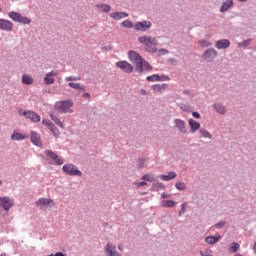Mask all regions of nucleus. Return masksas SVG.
Wrapping results in <instances>:
<instances>
[{
    "mask_svg": "<svg viewBox=\"0 0 256 256\" xmlns=\"http://www.w3.org/2000/svg\"><path fill=\"white\" fill-rule=\"evenodd\" d=\"M138 42L140 43V45H143V47H145L146 51H148V53H157V39L153 38L151 36H140L138 38Z\"/></svg>",
    "mask_w": 256,
    "mask_h": 256,
    "instance_id": "nucleus-1",
    "label": "nucleus"
},
{
    "mask_svg": "<svg viewBox=\"0 0 256 256\" xmlns=\"http://www.w3.org/2000/svg\"><path fill=\"white\" fill-rule=\"evenodd\" d=\"M71 107H73V100L58 101L55 104L56 111L60 113H71Z\"/></svg>",
    "mask_w": 256,
    "mask_h": 256,
    "instance_id": "nucleus-2",
    "label": "nucleus"
},
{
    "mask_svg": "<svg viewBox=\"0 0 256 256\" xmlns=\"http://www.w3.org/2000/svg\"><path fill=\"white\" fill-rule=\"evenodd\" d=\"M8 17L12 19L15 23H21L22 25H29L31 23V19L21 15L18 12H9Z\"/></svg>",
    "mask_w": 256,
    "mask_h": 256,
    "instance_id": "nucleus-3",
    "label": "nucleus"
},
{
    "mask_svg": "<svg viewBox=\"0 0 256 256\" xmlns=\"http://www.w3.org/2000/svg\"><path fill=\"white\" fill-rule=\"evenodd\" d=\"M62 170L64 171V173H66V175H71V176H76V177L83 176V173L81 171H79V169H77V167H75V165H73V164H65L62 167Z\"/></svg>",
    "mask_w": 256,
    "mask_h": 256,
    "instance_id": "nucleus-4",
    "label": "nucleus"
},
{
    "mask_svg": "<svg viewBox=\"0 0 256 256\" xmlns=\"http://www.w3.org/2000/svg\"><path fill=\"white\" fill-rule=\"evenodd\" d=\"M20 117H26V119H31L33 123H39L41 121V116L33 111H25L23 109L18 111Z\"/></svg>",
    "mask_w": 256,
    "mask_h": 256,
    "instance_id": "nucleus-5",
    "label": "nucleus"
},
{
    "mask_svg": "<svg viewBox=\"0 0 256 256\" xmlns=\"http://www.w3.org/2000/svg\"><path fill=\"white\" fill-rule=\"evenodd\" d=\"M15 205V201L7 196L0 197V209L9 213V209Z\"/></svg>",
    "mask_w": 256,
    "mask_h": 256,
    "instance_id": "nucleus-6",
    "label": "nucleus"
},
{
    "mask_svg": "<svg viewBox=\"0 0 256 256\" xmlns=\"http://www.w3.org/2000/svg\"><path fill=\"white\" fill-rule=\"evenodd\" d=\"M35 205L39 209H47V207H55V201L51 198H40L35 202Z\"/></svg>",
    "mask_w": 256,
    "mask_h": 256,
    "instance_id": "nucleus-7",
    "label": "nucleus"
},
{
    "mask_svg": "<svg viewBox=\"0 0 256 256\" xmlns=\"http://www.w3.org/2000/svg\"><path fill=\"white\" fill-rule=\"evenodd\" d=\"M217 55H218L217 50H215L214 48H208L205 50L202 57L204 61L211 63L215 61V59L217 58Z\"/></svg>",
    "mask_w": 256,
    "mask_h": 256,
    "instance_id": "nucleus-8",
    "label": "nucleus"
},
{
    "mask_svg": "<svg viewBox=\"0 0 256 256\" xmlns=\"http://www.w3.org/2000/svg\"><path fill=\"white\" fill-rule=\"evenodd\" d=\"M44 155H46V157H49L51 161H53L54 165H63L64 163L63 158L59 157L57 153L51 150L44 151Z\"/></svg>",
    "mask_w": 256,
    "mask_h": 256,
    "instance_id": "nucleus-9",
    "label": "nucleus"
},
{
    "mask_svg": "<svg viewBox=\"0 0 256 256\" xmlns=\"http://www.w3.org/2000/svg\"><path fill=\"white\" fill-rule=\"evenodd\" d=\"M128 57L130 61L136 65V67H141V62L143 61V58H141V55H139L137 52L131 50L128 52Z\"/></svg>",
    "mask_w": 256,
    "mask_h": 256,
    "instance_id": "nucleus-10",
    "label": "nucleus"
},
{
    "mask_svg": "<svg viewBox=\"0 0 256 256\" xmlns=\"http://www.w3.org/2000/svg\"><path fill=\"white\" fill-rule=\"evenodd\" d=\"M104 251L106 256H121V253L117 252V247L111 242L106 244Z\"/></svg>",
    "mask_w": 256,
    "mask_h": 256,
    "instance_id": "nucleus-11",
    "label": "nucleus"
},
{
    "mask_svg": "<svg viewBox=\"0 0 256 256\" xmlns=\"http://www.w3.org/2000/svg\"><path fill=\"white\" fill-rule=\"evenodd\" d=\"M116 66L124 73H133V65L127 61H119L116 63Z\"/></svg>",
    "mask_w": 256,
    "mask_h": 256,
    "instance_id": "nucleus-12",
    "label": "nucleus"
},
{
    "mask_svg": "<svg viewBox=\"0 0 256 256\" xmlns=\"http://www.w3.org/2000/svg\"><path fill=\"white\" fill-rule=\"evenodd\" d=\"M153 67H151V64L148 63L145 60L141 61V66H139V64L136 66L135 71L137 73H143V71H152Z\"/></svg>",
    "mask_w": 256,
    "mask_h": 256,
    "instance_id": "nucleus-13",
    "label": "nucleus"
},
{
    "mask_svg": "<svg viewBox=\"0 0 256 256\" xmlns=\"http://www.w3.org/2000/svg\"><path fill=\"white\" fill-rule=\"evenodd\" d=\"M134 28L136 31H148V29H151V22L149 21L137 22L134 25Z\"/></svg>",
    "mask_w": 256,
    "mask_h": 256,
    "instance_id": "nucleus-14",
    "label": "nucleus"
},
{
    "mask_svg": "<svg viewBox=\"0 0 256 256\" xmlns=\"http://www.w3.org/2000/svg\"><path fill=\"white\" fill-rule=\"evenodd\" d=\"M0 29L1 31H13V22L5 19H0Z\"/></svg>",
    "mask_w": 256,
    "mask_h": 256,
    "instance_id": "nucleus-15",
    "label": "nucleus"
},
{
    "mask_svg": "<svg viewBox=\"0 0 256 256\" xmlns=\"http://www.w3.org/2000/svg\"><path fill=\"white\" fill-rule=\"evenodd\" d=\"M30 139H31V143H33V145H36V147H41V145H43V142L41 141V135H39L35 131L31 132Z\"/></svg>",
    "mask_w": 256,
    "mask_h": 256,
    "instance_id": "nucleus-16",
    "label": "nucleus"
},
{
    "mask_svg": "<svg viewBox=\"0 0 256 256\" xmlns=\"http://www.w3.org/2000/svg\"><path fill=\"white\" fill-rule=\"evenodd\" d=\"M57 75H59V74L55 71H52V72L46 74V76L44 78L45 85H53L55 83V78H53V77H57Z\"/></svg>",
    "mask_w": 256,
    "mask_h": 256,
    "instance_id": "nucleus-17",
    "label": "nucleus"
},
{
    "mask_svg": "<svg viewBox=\"0 0 256 256\" xmlns=\"http://www.w3.org/2000/svg\"><path fill=\"white\" fill-rule=\"evenodd\" d=\"M231 45V42L228 39L218 40L215 43L216 49H227Z\"/></svg>",
    "mask_w": 256,
    "mask_h": 256,
    "instance_id": "nucleus-18",
    "label": "nucleus"
},
{
    "mask_svg": "<svg viewBox=\"0 0 256 256\" xmlns=\"http://www.w3.org/2000/svg\"><path fill=\"white\" fill-rule=\"evenodd\" d=\"M188 125L190 127V133H195L201 128V124L193 119H189Z\"/></svg>",
    "mask_w": 256,
    "mask_h": 256,
    "instance_id": "nucleus-19",
    "label": "nucleus"
},
{
    "mask_svg": "<svg viewBox=\"0 0 256 256\" xmlns=\"http://www.w3.org/2000/svg\"><path fill=\"white\" fill-rule=\"evenodd\" d=\"M110 17L115 21H120V19H125V17H129V14L125 12H113L110 14Z\"/></svg>",
    "mask_w": 256,
    "mask_h": 256,
    "instance_id": "nucleus-20",
    "label": "nucleus"
},
{
    "mask_svg": "<svg viewBox=\"0 0 256 256\" xmlns=\"http://www.w3.org/2000/svg\"><path fill=\"white\" fill-rule=\"evenodd\" d=\"M175 126L181 133H187V130L185 129V121L181 119H175L174 120Z\"/></svg>",
    "mask_w": 256,
    "mask_h": 256,
    "instance_id": "nucleus-21",
    "label": "nucleus"
},
{
    "mask_svg": "<svg viewBox=\"0 0 256 256\" xmlns=\"http://www.w3.org/2000/svg\"><path fill=\"white\" fill-rule=\"evenodd\" d=\"M12 141H23V139H29V135H24L19 132H14L11 135Z\"/></svg>",
    "mask_w": 256,
    "mask_h": 256,
    "instance_id": "nucleus-22",
    "label": "nucleus"
},
{
    "mask_svg": "<svg viewBox=\"0 0 256 256\" xmlns=\"http://www.w3.org/2000/svg\"><path fill=\"white\" fill-rule=\"evenodd\" d=\"M231 7H233V0H227L226 2H224L220 8V12L221 13H225V11H229V9H231Z\"/></svg>",
    "mask_w": 256,
    "mask_h": 256,
    "instance_id": "nucleus-23",
    "label": "nucleus"
},
{
    "mask_svg": "<svg viewBox=\"0 0 256 256\" xmlns=\"http://www.w3.org/2000/svg\"><path fill=\"white\" fill-rule=\"evenodd\" d=\"M96 7L100 13H109L111 11V6L108 4H97Z\"/></svg>",
    "mask_w": 256,
    "mask_h": 256,
    "instance_id": "nucleus-24",
    "label": "nucleus"
},
{
    "mask_svg": "<svg viewBox=\"0 0 256 256\" xmlns=\"http://www.w3.org/2000/svg\"><path fill=\"white\" fill-rule=\"evenodd\" d=\"M154 93H161V91H165L167 89V84H155L152 86Z\"/></svg>",
    "mask_w": 256,
    "mask_h": 256,
    "instance_id": "nucleus-25",
    "label": "nucleus"
},
{
    "mask_svg": "<svg viewBox=\"0 0 256 256\" xmlns=\"http://www.w3.org/2000/svg\"><path fill=\"white\" fill-rule=\"evenodd\" d=\"M175 177H177V173L169 172L168 175H160L159 179H161L162 181H171V179H175Z\"/></svg>",
    "mask_w": 256,
    "mask_h": 256,
    "instance_id": "nucleus-26",
    "label": "nucleus"
},
{
    "mask_svg": "<svg viewBox=\"0 0 256 256\" xmlns=\"http://www.w3.org/2000/svg\"><path fill=\"white\" fill-rule=\"evenodd\" d=\"M22 83L24 85H33V77L29 76V74H23Z\"/></svg>",
    "mask_w": 256,
    "mask_h": 256,
    "instance_id": "nucleus-27",
    "label": "nucleus"
},
{
    "mask_svg": "<svg viewBox=\"0 0 256 256\" xmlns=\"http://www.w3.org/2000/svg\"><path fill=\"white\" fill-rule=\"evenodd\" d=\"M221 239V236H208L206 237L205 241L209 245H214V243H217Z\"/></svg>",
    "mask_w": 256,
    "mask_h": 256,
    "instance_id": "nucleus-28",
    "label": "nucleus"
},
{
    "mask_svg": "<svg viewBox=\"0 0 256 256\" xmlns=\"http://www.w3.org/2000/svg\"><path fill=\"white\" fill-rule=\"evenodd\" d=\"M214 109L217 111V113H220L221 115H225V106L222 104H214Z\"/></svg>",
    "mask_w": 256,
    "mask_h": 256,
    "instance_id": "nucleus-29",
    "label": "nucleus"
},
{
    "mask_svg": "<svg viewBox=\"0 0 256 256\" xmlns=\"http://www.w3.org/2000/svg\"><path fill=\"white\" fill-rule=\"evenodd\" d=\"M68 85H69L72 89H80L81 91H85V86H81V84H79V83L70 82V83H68Z\"/></svg>",
    "mask_w": 256,
    "mask_h": 256,
    "instance_id": "nucleus-30",
    "label": "nucleus"
},
{
    "mask_svg": "<svg viewBox=\"0 0 256 256\" xmlns=\"http://www.w3.org/2000/svg\"><path fill=\"white\" fill-rule=\"evenodd\" d=\"M142 181H148L149 183H153L155 181V177L153 174H145L144 176L141 177Z\"/></svg>",
    "mask_w": 256,
    "mask_h": 256,
    "instance_id": "nucleus-31",
    "label": "nucleus"
},
{
    "mask_svg": "<svg viewBox=\"0 0 256 256\" xmlns=\"http://www.w3.org/2000/svg\"><path fill=\"white\" fill-rule=\"evenodd\" d=\"M146 80L149 82L161 81V76H159V74H154V75L148 76Z\"/></svg>",
    "mask_w": 256,
    "mask_h": 256,
    "instance_id": "nucleus-32",
    "label": "nucleus"
},
{
    "mask_svg": "<svg viewBox=\"0 0 256 256\" xmlns=\"http://www.w3.org/2000/svg\"><path fill=\"white\" fill-rule=\"evenodd\" d=\"M176 203L173 200L162 201V207H175Z\"/></svg>",
    "mask_w": 256,
    "mask_h": 256,
    "instance_id": "nucleus-33",
    "label": "nucleus"
},
{
    "mask_svg": "<svg viewBox=\"0 0 256 256\" xmlns=\"http://www.w3.org/2000/svg\"><path fill=\"white\" fill-rule=\"evenodd\" d=\"M50 117L52 119V121H54V123H56V125H58V127H61V129H63V122H61V120H59V118L55 117V115L50 114Z\"/></svg>",
    "mask_w": 256,
    "mask_h": 256,
    "instance_id": "nucleus-34",
    "label": "nucleus"
},
{
    "mask_svg": "<svg viewBox=\"0 0 256 256\" xmlns=\"http://www.w3.org/2000/svg\"><path fill=\"white\" fill-rule=\"evenodd\" d=\"M200 133L202 135V137H204L205 139H212V135L209 131L205 130V129H201Z\"/></svg>",
    "mask_w": 256,
    "mask_h": 256,
    "instance_id": "nucleus-35",
    "label": "nucleus"
},
{
    "mask_svg": "<svg viewBox=\"0 0 256 256\" xmlns=\"http://www.w3.org/2000/svg\"><path fill=\"white\" fill-rule=\"evenodd\" d=\"M122 27H125L126 29H131L133 28V22L129 20H125L121 23Z\"/></svg>",
    "mask_w": 256,
    "mask_h": 256,
    "instance_id": "nucleus-36",
    "label": "nucleus"
},
{
    "mask_svg": "<svg viewBox=\"0 0 256 256\" xmlns=\"http://www.w3.org/2000/svg\"><path fill=\"white\" fill-rule=\"evenodd\" d=\"M176 189H178V191H185V189H187V187L185 186V183L183 182H177L175 184Z\"/></svg>",
    "mask_w": 256,
    "mask_h": 256,
    "instance_id": "nucleus-37",
    "label": "nucleus"
},
{
    "mask_svg": "<svg viewBox=\"0 0 256 256\" xmlns=\"http://www.w3.org/2000/svg\"><path fill=\"white\" fill-rule=\"evenodd\" d=\"M198 43L202 47H211V45H213V43H211L207 40H200Z\"/></svg>",
    "mask_w": 256,
    "mask_h": 256,
    "instance_id": "nucleus-38",
    "label": "nucleus"
},
{
    "mask_svg": "<svg viewBox=\"0 0 256 256\" xmlns=\"http://www.w3.org/2000/svg\"><path fill=\"white\" fill-rule=\"evenodd\" d=\"M239 247V244L237 242H234L230 247V251H232V253H237V251H239Z\"/></svg>",
    "mask_w": 256,
    "mask_h": 256,
    "instance_id": "nucleus-39",
    "label": "nucleus"
},
{
    "mask_svg": "<svg viewBox=\"0 0 256 256\" xmlns=\"http://www.w3.org/2000/svg\"><path fill=\"white\" fill-rule=\"evenodd\" d=\"M42 123L46 125V127H49L50 131H53V124L49 120H42Z\"/></svg>",
    "mask_w": 256,
    "mask_h": 256,
    "instance_id": "nucleus-40",
    "label": "nucleus"
},
{
    "mask_svg": "<svg viewBox=\"0 0 256 256\" xmlns=\"http://www.w3.org/2000/svg\"><path fill=\"white\" fill-rule=\"evenodd\" d=\"M67 81H81L80 77H75V76H69L65 78Z\"/></svg>",
    "mask_w": 256,
    "mask_h": 256,
    "instance_id": "nucleus-41",
    "label": "nucleus"
},
{
    "mask_svg": "<svg viewBox=\"0 0 256 256\" xmlns=\"http://www.w3.org/2000/svg\"><path fill=\"white\" fill-rule=\"evenodd\" d=\"M201 256H213L211 255V250L206 249L205 251L200 252Z\"/></svg>",
    "mask_w": 256,
    "mask_h": 256,
    "instance_id": "nucleus-42",
    "label": "nucleus"
},
{
    "mask_svg": "<svg viewBox=\"0 0 256 256\" xmlns=\"http://www.w3.org/2000/svg\"><path fill=\"white\" fill-rule=\"evenodd\" d=\"M251 43V40H245L244 42L239 43V47H247Z\"/></svg>",
    "mask_w": 256,
    "mask_h": 256,
    "instance_id": "nucleus-43",
    "label": "nucleus"
},
{
    "mask_svg": "<svg viewBox=\"0 0 256 256\" xmlns=\"http://www.w3.org/2000/svg\"><path fill=\"white\" fill-rule=\"evenodd\" d=\"M134 185L139 189V187H145L147 182H135Z\"/></svg>",
    "mask_w": 256,
    "mask_h": 256,
    "instance_id": "nucleus-44",
    "label": "nucleus"
},
{
    "mask_svg": "<svg viewBox=\"0 0 256 256\" xmlns=\"http://www.w3.org/2000/svg\"><path fill=\"white\" fill-rule=\"evenodd\" d=\"M54 137H59L60 133L59 130L57 128H55V126L53 125V131H52Z\"/></svg>",
    "mask_w": 256,
    "mask_h": 256,
    "instance_id": "nucleus-45",
    "label": "nucleus"
},
{
    "mask_svg": "<svg viewBox=\"0 0 256 256\" xmlns=\"http://www.w3.org/2000/svg\"><path fill=\"white\" fill-rule=\"evenodd\" d=\"M160 81H171V78H169V76L162 75L160 76Z\"/></svg>",
    "mask_w": 256,
    "mask_h": 256,
    "instance_id": "nucleus-46",
    "label": "nucleus"
},
{
    "mask_svg": "<svg viewBox=\"0 0 256 256\" xmlns=\"http://www.w3.org/2000/svg\"><path fill=\"white\" fill-rule=\"evenodd\" d=\"M225 226V222H220V223H217L216 224V227L218 228V229H221V227H224Z\"/></svg>",
    "mask_w": 256,
    "mask_h": 256,
    "instance_id": "nucleus-47",
    "label": "nucleus"
},
{
    "mask_svg": "<svg viewBox=\"0 0 256 256\" xmlns=\"http://www.w3.org/2000/svg\"><path fill=\"white\" fill-rule=\"evenodd\" d=\"M192 116H193L195 119H199V117H201V115L198 114V112H193V113H192Z\"/></svg>",
    "mask_w": 256,
    "mask_h": 256,
    "instance_id": "nucleus-48",
    "label": "nucleus"
},
{
    "mask_svg": "<svg viewBox=\"0 0 256 256\" xmlns=\"http://www.w3.org/2000/svg\"><path fill=\"white\" fill-rule=\"evenodd\" d=\"M159 53H160V55H165V53H167V50L161 49V50H159Z\"/></svg>",
    "mask_w": 256,
    "mask_h": 256,
    "instance_id": "nucleus-49",
    "label": "nucleus"
},
{
    "mask_svg": "<svg viewBox=\"0 0 256 256\" xmlns=\"http://www.w3.org/2000/svg\"><path fill=\"white\" fill-rule=\"evenodd\" d=\"M181 213H185V204H182V208H181L179 215H181Z\"/></svg>",
    "mask_w": 256,
    "mask_h": 256,
    "instance_id": "nucleus-50",
    "label": "nucleus"
},
{
    "mask_svg": "<svg viewBox=\"0 0 256 256\" xmlns=\"http://www.w3.org/2000/svg\"><path fill=\"white\" fill-rule=\"evenodd\" d=\"M140 93L141 95H147V91L145 89H141Z\"/></svg>",
    "mask_w": 256,
    "mask_h": 256,
    "instance_id": "nucleus-51",
    "label": "nucleus"
},
{
    "mask_svg": "<svg viewBox=\"0 0 256 256\" xmlns=\"http://www.w3.org/2000/svg\"><path fill=\"white\" fill-rule=\"evenodd\" d=\"M83 97H85V99H89V97H91V95L89 93H84Z\"/></svg>",
    "mask_w": 256,
    "mask_h": 256,
    "instance_id": "nucleus-52",
    "label": "nucleus"
},
{
    "mask_svg": "<svg viewBox=\"0 0 256 256\" xmlns=\"http://www.w3.org/2000/svg\"><path fill=\"white\" fill-rule=\"evenodd\" d=\"M54 256H65V254H63L61 252H57Z\"/></svg>",
    "mask_w": 256,
    "mask_h": 256,
    "instance_id": "nucleus-53",
    "label": "nucleus"
},
{
    "mask_svg": "<svg viewBox=\"0 0 256 256\" xmlns=\"http://www.w3.org/2000/svg\"><path fill=\"white\" fill-rule=\"evenodd\" d=\"M167 197H168V196H167L166 193H163V194H162V199H167Z\"/></svg>",
    "mask_w": 256,
    "mask_h": 256,
    "instance_id": "nucleus-54",
    "label": "nucleus"
},
{
    "mask_svg": "<svg viewBox=\"0 0 256 256\" xmlns=\"http://www.w3.org/2000/svg\"><path fill=\"white\" fill-rule=\"evenodd\" d=\"M118 249H119V251H123V246H122V245H119V246H118Z\"/></svg>",
    "mask_w": 256,
    "mask_h": 256,
    "instance_id": "nucleus-55",
    "label": "nucleus"
},
{
    "mask_svg": "<svg viewBox=\"0 0 256 256\" xmlns=\"http://www.w3.org/2000/svg\"><path fill=\"white\" fill-rule=\"evenodd\" d=\"M241 3H243V2H245V1H247V0H239Z\"/></svg>",
    "mask_w": 256,
    "mask_h": 256,
    "instance_id": "nucleus-56",
    "label": "nucleus"
},
{
    "mask_svg": "<svg viewBox=\"0 0 256 256\" xmlns=\"http://www.w3.org/2000/svg\"><path fill=\"white\" fill-rule=\"evenodd\" d=\"M1 11H3V8L0 7V13H1Z\"/></svg>",
    "mask_w": 256,
    "mask_h": 256,
    "instance_id": "nucleus-57",
    "label": "nucleus"
},
{
    "mask_svg": "<svg viewBox=\"0 0 256 256\" xmlns=\"http://www.w3.org/2000/svg\"><path fill=\"white\" fill-rule=\"evenodd\" d=\"M2 183H3V182H1V180H0V185H2Z\"/></svg>",
    "mask_w": 256,
    "mask_h": 256,
    "instance_id": "nucleus-58",
    "label": "nucleus"
},
{
    "mask_svg": "<svg viewBox=\"0 0 256 256\" xmlns=\"http://www.w3.org/2000/svg\"><path fill=\"white\" fill-rule=\"evenodd\" d=\"M49 256H53V254H50Z\"/></svg>",
    "mask_w": 256,
    "mask_h": 256,
    "instance_id": "nucleus-59",
    "label": "nucleus"
}]
</instances>
